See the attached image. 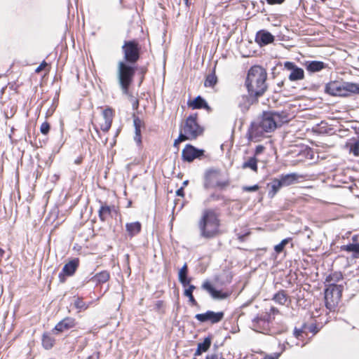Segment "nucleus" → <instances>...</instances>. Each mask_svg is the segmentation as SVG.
Wrapping results in <instances>:
<instances>
[{"mask_svg": "<svg viewBox=\"0 0 359 359\" xmlns=\"http://www.w3.org/2000/svg\"><path fill=\"white\" fill-rule=\"evenodd\" d=\"M289 121V114L285 111H264L261 120L258 123H252L249 131V138L262 136L264 133H271L283 123Z\"/></svg>", "mask_w": 359, "mask_h": 359, "instance_id": "1", "label": "nucleus"}, {"mask_svg": "<svg viewBox=\"0 0 359 359\" xmlns=\"http://www.w3.org/2000/svg\"><path fill=\"white\" fill-rule=\"evenodd\" d=\"M219 215L212 209H206L198 222L199 235L206 240L212 239L221 234Z\"/></svg>", "mask_w": 359, "mask_h": 359, "instance_id": "2", "label": "nucleus"}, {"mask_svg": "<svg viewBox=\"0 0 359 359\" xmlns=\"http://www.w3.org/2000/svg\"><path fill=\"white\" fill-rule=\"evenodd\" d=\"M267 73L261 66H252L248 71L245 86L248 93L260 97L267 90Z\"/></svg>", "mask_w": 359, "mask_h": 359, "instance_id": "3", "label": "nucleus"}, {"mask_svg": "<svg viewBox=\"0 0 359 359\" xmlns=\"http://www.w3.org/2000/svg\"><path fill=\"white\" fill-rule=\"evenodd\" d=\"M136 72L134 65L119 60L117 63L116 77L118 84L124 95H129V88L133 81Z\"/></svg>", "mask_w": 359, "mask_h": 359, "instance_id": "4", "label": "nucleus"}, {"mask_svg": "<svg viewBox=\"0 0 359 359\" xmlns=\"http://www.w3.org/2000/svg\"><path fill=\"white\" fill-rule=\"evenodd\" d=\"M230 184V180L226 172L220 170L212 169L207 170L205 174V189L219 188L226 189Z\"/></svg>", "mask_w": 359, "mask_h": 359, "instance_id": "5", "label": "nucleus"}, {"mask_svg": "<svg viewBox=\"0 0 359 359\" xmlns=\"http://www.w3.org/2000/svg\"><path fill=\"white\" fill-rule=\"evenodd\" d=\"M197 118V114H191L180 129L189 140H196L203 133V128L198 124Z\"/></svg>", "mask_w": 359, "mask_h": 359, "instance_id": "6", "label": "nucleus"}, {"mask_svg": "<svg viewBox=\"0 0 359 359\" xmlns=\"http://www.w3.org/2000/svg\"><path fill=\"white\" fill-rule=\"evenodd\" d=\"M123 61L135 65L140 57V46L135 40L125 41L122 46Z\"/></svg>", "mask_w": 359, "mask_h": 359, "instance_id": "7", "label": "nucleus"}, {"mask_svg": "<svg viewBox=\"0 0 359 359\" xmlns=\"http://www.w3.org/2000/svg\"><path fill=\"white\" fill-rule=\"evenodd\" d=\"M342 285H337L335 283H330L325 290V301L326 307L332 310L339 303L341 299L342 290Z\"/></svg>", "mask_w": 359, "mask_h": 359, "instance_id": "8", "label": "nucleus"}, {"mask_svg": "<svg viewBox=\"0 0 359 359\" xmlns=\"http://www.w3.org/2000/svg\"><path fill=\"white\" fill-rule=\"evenodd\" d=\"M79 266V259L73 258L66 263L61 272L58 275L59 281L61 283H64L66 281L67 277L72 276Z\"/></svg>", "mask_w": 359, "mask_h": 359, "instance_id": "9", "label": "nucleus"}, {"mask_svg": "<svg viewBox=\"0 0 359 359\" xmlns=\"http://www.w3.org/2000/svg\"><path fill=\"white\" fill-rule=\"evenodd\" d=\"M205 151L196 148L191 144H187L182 151L183 161L192 162L196 158H201L204 156Z\"/></svg>", "mask_w": 359, "mask_h": 359, "instance_id": "10", "label": "nucleus"}, {"mask_svg": "<svg viewBox=\"0 0 359 359\" xmlns=\"http://www.w3.org/2000/svg\"><path fill=\"white\" fill-rule=\"evenodd\" d=\"M224 316L223 311L214 312L208 311L204 313H198L195 316V318L201 323L210 322L212 324H215L220 322Z\"/></svg>", "mask_w": 359, "mask_h": 359, "instance_id": "11", "label": "nucleus"}, {"mask_svg": "<svg viewBox=\"0 0 359 359\" xmlns=\"http://www.w3.org/2000/svg\"><path fill=\"white\" fill-rule=\"evenodd\" d=\"M284 67L285 69L290 71V74L288 75L290 81H297L304 79V69L297 66L294 62L289 61L285 62L284 63Z\"/></svg>", "mask_w": 359, "mask_h": 359, "instance_id": "12", "label": "nucleus"}, {"mask_svg": "<svg viewBox=\"0 0 359 359\" xmlns=\"http://www.w3.org/2000/svg\"><path fill=\"white\" fill-rule=\"evenodd\" d=\"M258 98L259 97L255 96L252 93H248V95H243L238 97L236 102L238 108L244 113L250 109L252 104L257 102Z\"/></svg>", "mask_w": 359, "mask_h": 359, "instance_id": "13", "label": "nucleus"}, {"mask_svg": "<svg viewBox=\"0 0 359 359\" xmlns=\"http://www.w3.org/2000/svg\"><path fill=\"white\" fill-rule=\"evenodd\" d=\"M251 328L255 332L265 334H269L270 331V326L268 325L267 320H264L262 316L252 319Z\"/></svg>", "mask_w": 359, "mask_h": 359, "instance_id": "14", "label": "nucleus"}, {"mask_svg": "<svg viewBox=\"0 0 359 359\" xmlns=\"http://www.w3.org/2000/svg\"><path fill=\"white\" fill-rule=\"evenodd\" d=\"M201 287L206 290L215 299H224L229 297L230 295L229 292L216 290L208 280L203 282Z\"/></svg>", "mask_w": 359, "mask_h": 359, "instance_id": "15", "label": "nucleus"}, {"mask_svg": "<svg viewBox=\"0 0 359 359\" xmlns=\"http://www.w3.org/2000/svg\"><path fill=\"white\" fill-rule=\"evenodd\" d=\"M274 37V35L271 32L262 29L257 32L255 41L259 45V46L262 47L273 42Z\"/></svg>", "mask_w": 359, "mask_h": 359, "instance_id": "16", "label": "nucleus"}, {"mask_svg": "<svg viewBox=\"0 0 359 359\" xmlns=\"http://www.w3.org/2000/svg\"><path fill=\"white\" fill-rule=\"evenodd\" d=\"M325 92L333 96L344 97V83L330 82L326 85Z\"/></svg>", "mask_w": 359, "mask_h": 359, "instance_id": "17", "label": "nucleus"}, {"mask_svg": "<svg viewBox=\"0 0 359 359\" xmlns=\"http://www.w3.org/2000/svg\"><path fill=\"white\" fill-rule=\"evenodd\" d=\"M75 326V320L72 318H65L60 321L55 327V330L62 332Z\"/></svg>", "mask_w": 359, "mask_h": 359, "instance_id": "18", "label": "nucleus"}, {"mask_svg": "<svg viewBox=\"0 0 359 359\" xmlns=\"http://www.w3.org/2000/svg\"><path fill=\"white\" fill-rule=\"evenodd\" d=\"M188 105L193 109H205L208 111H211L207 102L201 96H197L194 100L188 102Z\"/></svg>", "mask_w": 359, "mask_h": 359, "instance_id": "19", "label": "nucleus"}, {"mask_svg": "<svg viewBox=\"0 0 359 359\" xmlns=\"http://www.w3.org/2000/svg\"><path fill=\"white\" fill-rule=\"evenodd\" d=\"M178 279L183 287H187L190 284L191 278L188 276V266L187 263L180 269Z\"/></svg>", "mask_w": 359, "mask_h": 359, "instance_id": "20", "label": "nucleus"}, {"mask_svg": "<svg viewBox=\"0 0 359 359\" xmlns=\"http://www.w3.org/2000/svg\"><path fill=\"white\" fill-rule=\"evenodd\" d=\"M99 202L101 203V206L98 210L99 218L102 222H105L107 217L111 216L114 206H109L106 203L103 204L101 201Z\"/></svg>", "mask_w": 359, "mask_h": 359, "instance_id": "21", "label": "nucleus"}, {"mask_svg": "<svg viewBox=\"0 0 359 359\" xmlns=\"http://www.w3.org/2000/svg\"><path fill=\"white\" fill-rule=\"evenodd\" d=\"M109 273L107 271H102L93 276L90 279V281L95 283L96 285H99L107 282L109 280Z\"/></svg>", "mask_w": 359, "mask_h": 359, "instance_id": "22", "label": "nucleus"}, {"mask_svg": "<svg viewBox=\"0 0 359 359\" xmlns=\"http://www.w3.org/2000/svg\"><path fill=\"white\" fill-rule=\"evenodd\" d=\"M326 65L321 61H309L306 63V68L310 72H317L325 68Z\"/></svg>", "mask_w": 359, "mask_h": 359, "instance_id": "23", "label": "nucleus"}, {"mask_svg": "<svg viewBox=\"0 0 359 359\" xmlns=\"http://www.w3.org/2000/svg\"><path fill=\"white\" fill-rule=\"evenodd\" d=\"M126 231L130 237L139 233L141 231L142 225L139 222H135L131 223H127L126 224Z\"/></svg>", "mask_w": 359, "mask_h": 359, "instance_id": "24", "label": "nucleus"}, {"mask_svg": "<svg viewBox=\"0 0 359 359\" xmlns=\"http://www.w3.org/2000/svg\"><path fill=\"white\" fill-rule=\"evenodd\" d=\"M267 186L271 187V190L268 194L269 197L271 198H273L277 192L280 190V189L283 187L280 180L278 178L273 179L271 183L267 184Z\"/></svg>", "mask_w": 359, "mask_h": 359, "instance_id": "25", "label": "nucleus"}, {"mask_svg": "<svg viewBox=\"0 0 359 359\" xmlns=\"http://www.w3.org/2000/svg\"><path fill=\"white\" fill-rule=\"evenodd\" d=\"M297 175L295 173H290L287 175H282L279 180L283 187L290 186L294 184L297 180Z\"/></svg>", "mask_w": 359, "mask_h": 359, "instance_id": "26", "label": "nucleus"}, {"mask_svg": "<svg viewBox=\"0 0 359 359\" xmlns=\"http://www.w3.org/2000/svg\"><path fill=\"white\" fill-rule=\"evenodd\" d=\"M359 94V85L354 83H344V97Z\"/></svg>", "mask_w": 359, "mask_h": 359, "instance_id": "27", "label": "nucleus"}, {"mask_svg": "<svg viewBox=\"0 0 359 359\" xmlns=\"http://www.w3.org/2000/svg\"><path fill=\"white\" fill-rule=\"evenodd\" d=\"M211 345V337H207L204 339V341L201 343L198 344L197 349L195 352V355H200L203 352H206Z\"/></svg>", "mask_w": 359, "mask_h": 359, "instance_id": "28", "label": "nucleus"}, {"mask_svg": "<svg viewBox=\"0 0 359 359\" xmlns=\"http://www.w3.org/2000/svg\"><path fill=\"white\" fill-rule=\"evenodd\" d=\"M243 169H250L254 172H257V158L255 156L248 158L242 164Z\"/></svg>", "mask_w": 359, "mask_h": 359, "instance_id": "29", "label": "nucleus"}, {"mask_svg": "<svg viewBox=\"0 0 359 359\" xmlns=\"http://www.w3.org/2000/svg\"><path fill=\"white\" fill-rule=\"evenodd\" d=\"M341 250L353 252V258L359 257V243H350L348 245H342Z\"/></svg>", "mask_w": 359, "mask_h": 359, "instance_id": "30", "label": "nucleus"}, {"mask_svg": "<svg viewBox=\"0 0 359 359\" xmlns=\"http://www.w3.org/2000/svg\"><path fill=\"white\" fill-rule=\"evenodd\" d=\"M287 299L288 296L286 292L283 290L278 291L273 297V300L280 305H284Z\"/></svg>", "mask_w": 359, "mask_h": 359, "instance_id": "31", "label": "nucleus"}, {"mask_svg": "<svg viewBox=\"0 0 359 359\" xmlns=\"http://www.w3.org/2000/svg\"><path fill=\"white\" fill-rule=\"evenodd\" d=\"M188 285V288H187L184 292V295L189 298V302L191 304V305L198 306V303L193 295V292L196 289V286L190 284Z\"/></svg>", "mask_w": 359, "mask_h": 359, "instance_id": "32", "label": "nucleus"}, {"mask_svg": "<svg viewBox=\"0 0 359 359\" xmlns=\"http://www.w3.org/2000/svg\"><path fill=\"white\" fill-rule=\"evenodd\" d=\"M55 343V339L48 334H43L42 337L43 347L46 349H50Z\"/></svg>", "mask_w": 359, "mask_h": 359, "instance_id": "33", "label": "nucleus"}, {"mask_svg": "<svg viewBox=\"0 0 359 359\" xmlns=\"http://www.w3.org/2000/svg\"><path fill=\"white\" fill-rule=\"evenodd\" d=\"M217 83V78L214 71L212 74H210L206 76L204 85L205 87H214Z\"/></svg>", "mask_w": 359, "mask_h": 359, "instance_id": "34", "label": "nucleus"}, {"mask_svg": "<svg viewBox=\"0 0 359 359\" xmlns=\"http://www.w3.org/2000/svg\"><path fill=\"white\" fill-rule=\"evenodd\" d=\"M346 147L349 149V152L352 153L355 156H359V140H355L353 143L347 144Z\"/></svg>", "mask_w": 359, "mask_h": 359, "instance_id": "35", "label": "nucleus"}, {"mask_svg": "<svg viewBox=\"0 0 359 359\" xmlns=\"http://www.w3.org/2000/svg\"><path fill=\"white\" fill-rule=\"evenodd\" d=\"M74 305L79 311H84L88 307V305L83 301L81 297H77L74 302Z\"/></svg>", "mask_w": 359, "mask_h": 359, "instance_id": "36", "label": "nucleus"}, {"mask_svg": "<svg viewBox=\"0 0 359 359\" xmlns=\"http://www.w3.org/2000/svg\"><path fill=\"white\" fill-rule=\"evenodd\" d=\"M343 278L342 274L341 273H334L330 275L327 278L326 281L330 283H334L335 282H338L341 280Z\"/></svg>", "mask_w": 359, "mask_h": 359, "instance_id": "37", "label": "nucleus"}, {"mask_svg": "<svg viewBox=\"0 0 359 359\" xmlns=\"http://www.w3.org/2000/svg\"><path fill=\"white\" fill-rule=\"evenodd\" d=\"M102 116L104 121L112 122L113 120V110L111 108L104 109L102 112Z\"/></svg>", "mask_w": 359, "mask_h": 359, "instance_id": "38", "label": "nucleus"}, {"mask_svg": "<svg viewBox=\"0 0 359 359\" xmlns=\"http://www.w3.org/2000/svg\"><path fill=\"white\" fill-rule=\"evenodd\" d=\"M290 240L291 239L289 238L283 239L279 244L275 245L274 250L277 253L282 252L283 250H284L285 246L289 243Z\"/></svg>", "mask_w": 359, "mask_h": 359, "instance_id": "39", "label": "nucleus"}, {"mask_svg": "<svg viewBox=\"0 0 359 359\" xmlns=\"http://www.w3.org/2000/svg\"><path fill=\"white\" fill-rule=\"evenodd\" d=\"M186 140H189V139H187L182 131L180 130L178 138L174 141L173 146L178 148L180 143Z\"/></svg>", "mask_w": 359, "mask_h": 359, "instance_id": "40", "label": "nucleus"}, {"mask_svg": "<svg viewBox=\"0 0 359 359\" xmlns=\"http://www.w3.org/2000/svg\"><path fill=\"white\" fill-rule=\"evenodd\" d=\"M50 130V124L48 122H43L40 128V131L43 135H47Z\"/></svg>", "mask_w": 359, "mask_h": 359, "instance_id": "41", "label": "nucleus"}, {"mask_svg": "<svg viewBox=\"0 0 359 359\" xmlns=\"http://www.w3.org/2000/svg\"><path fill=\"white\" fill-rule=\"evenodd\" d=\"M129 98L130 99V101L132 102L133 108L134 109H136L139 107V100L136 98H135L130 93L129 95H127Z\"/></svg>", "mask_w": 359, "mask_h": 359, "instance_id": "42", "label": "nucleus"}, {"mask_svg": "<svg viewBox=\"0 0 359 359\" xmlns=\"http://www.w3.org/2000/svg\"><path fill=\"white\" fill-rule=\"evenodd\" d=\"M111 123L112 122H107V121H104L103 123L101 124L100 126V128L101 130L103 131V132H108L109 130L110 129L111 126Z\"/></svg>", "mask_w": 359, "mask_h": 359, "instance_id": "43", "label": "nucleus"}, {"mask_svg": "<svg viewBox=\"0 0 359 359\" xmlns=\"http://www.w3.org/2000/svg\"><path fill=\"white\" fill-rule=\"evenodd\" d=\"M133 124H134L135 129L141 128L142 123L141 119L139 117L134 116Z\"/></svg>", "mask_w": 359, "mask_h": 359, "instance_id": "44", "label": "nucleus"}, {"mask_svg": "<svg viewBox=\"0 0 359 359\" xmlns=\"http://www.w3.org/2000/svg\"><path fill=\"white\" fill-rule=\"evenodd\" d=\"M243 189L245 191H256L259 189V186L257 184L253 186H245L243 187Z\"/></svg>", "mask_w": 359, "mask_h": 359, "instance_id": "45", "label": "nucleus"}, {"mask_svg": "<svg viewBox=\"0 0 359 359\" xmlns=\"http://www.w3.org/2000/svg\"><path fill=\"white\" fill-rule=\"evenodd\" d=\"M264 147L262 145H257L255 148L254 156L257 158V156H259L260 154H262L264 150Z\"/></svg>", "mask_w": 359, "mask_h": 359, "instance_id": "46", "label": "nucleus"}, {"mask_svg": "<svg viewBox=\"0 0 359 359\" xmlns=\"http://www.w3.org/2000/svg\"><path fill=\"white\" fill-rule=\"evenodd\" d=\"M266 3L269 5H280L283 4L285 0H265Z\"/></svg>", "mask_w": 359, "mask_h": 359, "instance_id": "47", "label": "nucleus"}, {"mask_svg": "<svg viewBox=\"0 0 359 359\" xmlns=\"http://www.w3.org/2000/svg\"><path fill=\"white\" fill-rule=\"evenodd\" d=\"M250 234V232H247L244 234H241V233H238L237 236H238V239L241 241V242H243L245 241V238Z\"/></svg>", "mask_w": 359, "mask_h": 359, "instance_id": "48", "label": "nucleus"}, {"mask_svg": "<svg viewBox=\"0 0 359 359\" xmlns=\"http://www.w3.org/2000/svg\"><path fill=\"white\" fill-rule=\"evenodd\" d=\"M262 316L264 320H267L268 325L270 326V324L273 320V318L271 316V313H266L265 315H262Z\"/></svg>", "mask_w": 359, "mask_h": 359, "instance_id": "49", "label": "nucleus"}, {"mask_svg": "<svg viewBox=\"0 0 359 359\" xmlns=\"http://www.w3.org/2000/svg\"><path fill=\"white\" fill-rule=\"evenodd\" d=\"M303 331L302 329H297V328H294V335L295 336V337H297V339L299 338V337L302 335Z\"/></svg>", "mask_w": 359, "mask_h": 359, "instance_id": "50", "label": "nucleus"}, {"mask_svg": "<svg viewBox=\"0 0 359 359\" xmlns=\"http://www.w3.org/2000/svg\"><path fill=\"white\" fill-rule=\"evenodd\" d=\"M134 140L138 145H140L142 144L141 135H135Z\"/></svg>", "mask_w": 359, "mask_h": 359, "instance_id": "51", "label": "nucleus"}, {"mask_svg": "<svg viewBox=\"0 0 359 359\" xmlns=\"http://www.w3.org/2000/svg\"><path fill=\"white\" fill-rule=\"evenodd\" d=\"M279 313V310L276 308V307H273L272 306L270 309V313L271 314H273V315H276V314H278Z\"/></svg>", "mask_w": 359, "mask_h": 359, "instance_id": "52", "label": "nucleus"}, {"mask_svg": "<svg viewBox=\"0 0 359 359\" xmlns=\"http://www.w3.org/2000/svg\"><path fill=\"white\" fill-rule=\"evenodd\" d=\"M176 194L179 196H184V188L181 187L179 189L177 190Z\"/></svg>", "mask_w": 359, "mask_h": 359, "instance_id": "53", "label": "nucleus"}, {"mask_svg": "<svg viewBox=\"0 0 359 359\" xmlns=\"http://www.w3.org/2000/svg\"><path fill=\"white\" fill-rule=\"evenodd\" d=\"M277 36L279 37L281 40H283L285 37L290 38V36H286L283 31H280V34L277 35Z\"/></svg>", "mask_w": 359, "mask_h": 359, "instance_id": "54", "label": "nucleus"}, {"mask_svg": "<svg viewBox=\"0 0 359 359\" xmlns=\"http://www.w3.org/2000/svg\"><path fill=\"white\" fill-rule=\"evenodd\" d=\"M205 359H218V356L216 354L208 355Z\"/></svg>", "mask_w": 359, "mask_h": 359, "instance_id": "55", "label": "nucleus"}, {"mask_svg": "<svg viewBox=\"0 0 359 359\" xmlns=\"http://www.w3.org/2000/svg\"><path fill=\"white\" fill-rule=\"evenodd\" d=\"M155 306L157 309H160L161 308V306H163V302L157 301Z\"/></svg>", "mask_w": 359, "mask_h": 359, "instance_id": "56", "label": "nucleus"}, {"mask_svg": "<svg viewBox=\"0 0 359 359\" xmlns=\"http://www.w3.org/2000/svg\"><path fill=\"white\" fill-rule=\"evenodd\" d=\"M126 262H127V264H128V273L129 274L130 273V268L129 266V255H126Z\"/></svg>", "mask_w": 359, "mask_h": 359, "instance_id": "57", "label": "nucleus"}, {"mask_svg": "<svg viewBox=\"0 0 359 359\" xmlns=\"http://www.w3.org/2000/svg\"><path fill=\"white\" fill-rule=\"evenodd\" d=\"M135 135H141V128H136L135 129Z\"/></svg>", "mask_w": 359, "mask_h": 359, "instance_id": "58", "label": "nucleus"}, {"mask_svg": "<svg viewBox=\"0 0 359 359\" xmlns=\"http://www.w3.org/2000/svg\"><path fill=\"white\" fill-rule=\"evenodd\" d=\"M183 1H184V2L185 5H186L187 7H189V5L191 4V2L189 1V0H183Z\"/></svg>", "mask_w": 359, "mask_h": 359, "instance_id": "59", "label": "nucleus"}, {"mask_svg": "<svg viewBox=\"0 0 359 359\" xmlns=\"http://www.w3.org/2000/svg\"><path fill=\"white\" fill-rule=\"evenodd\" d=\"M42 65H43V64H41L39 67H37V69H36V72H39L41 69Z\"/></svg>", "mask_w": 359, "mask_h": 359, "instance_id": "60", "label": "nucleus"}, {"mask_svg": "<svg viewBox=\"0 0 359 359\" xmlns=\"http://www.w3.org/2000/svg\"><path fill=\"white\" fill-rule=\"evenodd\" d=\"M187 184H188V181H187V180H186V181H184V182H183V185H184V186H186V185H187Z\"/></svg>", "mask_w": 359, "mask_h": 359, "instance_id": "61", "label": "nucleus"}, {"mask_svg": "<svg viewBox=\"0 0 359 359\" xmlns=\"http://www.w3.org/2000/svg\"><path fill=\"white\" fill-rule=\"evenodd\" d=\"M284 29H285V31H287V32L289 30L288 26H284Z\"/></svg>", "mask_w": 359, "mask_h": 359, "instance_id": "62", "label": "nucleus"}, {"mask_svg": "<svg viewBox=\"0 0 359 359\" xmlns=\"http://www.w3.org/2000/svg\"><path fill=\"white\" fill-rule=\"evenodd\" d=\"M283 85V81H281L280 83H278L279 86H282Z\"/></svg>", "mask_w": 359, "mask_h": 359, "instance_id": "63", "label": "nucleus"}, {"mask_svg": "<svg viewBox=\"0 0 359 359\" xmlns=\"http://www.w3.org/2000/svg\"><path fill=\"white\" fill-rule=\"evenodd\" d=\"M119 2H120L121 4H122L123 0H119Z\"/></svg>", "mask_w": 359, "mask_h": 359, "instance_id": "64", "label": "nucleus"}]
</instances>
